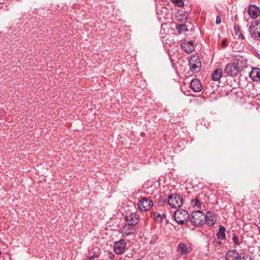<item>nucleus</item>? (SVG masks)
Listing matches in <instances>:
<instances>
[{
    "label": "nucleus",
    "mask_w": 260,
    "mask_h": 260,
    "mask_svg": "<svg viewBox=\"0 0 260 260\" xmlns=\"http://www.w3.org/2000/svg\"><path fill=\"white\" fill-rule=\"evenodd\" d=\"M174 218L179 224H183L188 221L189 215L185 210L178 209L174 213Z\"/></svg>",
    "instance_id": "nucleus-1"
},
{
    "label": "nucleus",
    "mask_w": 260,
    "mask_h": 260,
    "mask_svg": "<svg viewBox=\"0 0 260 260\" xmlns=\"http://www.w3.org/2000/svg\"><path fill=\"white\" fill-rule=\"evenodd\" d=\"M188 64L190 71L193 73H198L201 68V61L199 57L194 54L191 55L189 60Z\"/></svg>",
    "instance_id": "nucleus-2"
},
{
    "label": "nucleus",
    "mask_w": 260,
    "mask_h": 260,
    "mask_svg": "<svg viewBox=\"0 0 260 260\" xmlns=\"http://www.w3.org/2000/svg\"><path fill=\"white\" fill-rule=\"evenodd\" d=\"M205 214L200 211H193L190 218V221L195 226L202 225L204 224Z\"/></svg>",
    "instance_id": "nucleus-3"
},
{
    "label": "nucleus",
    "mask_w": 260,
    "mask_h": 260,
    "mask_svg": "<svg viewBox=\"0 0 260 260\" xmlns=\"http://www.w3.org/2000/svg\"><path fill=\"white\" fill-rule=\"evenodd\" d=\"M168 204L174 208L180 207L183 204V199L180 194L172 193L168 199Z\"/></svg>",
    "instance_id": "nucleus-4"
},
{
    "label": "nucleus",
    "mask_w": 260,
    "mask_h": 260,
    "mask_svg": "<svg viewBox=\"0 0 260 260\" xmlns=\"http://www.w3.org/2000/svg\"><path fill=\"white\" fill-rule=\"evenodd\" d=\"M138 206L141 211H147L153 206V203L151 200L143 197L139 200Z\"/></svg>",
    "instance_id": "nucleus-5"
},
{
    "label": "nucleus",
    "mask_w": 260,
    "mask_h": 260,
    "mask_svg": "<svg viewBox=\"0 0 260 260\" xmlns=\"http://www.w3.org/2000/svg\"><path fill=\"white\" fill-rule=\"evenodd\" d=\"M249 32L253 38H260V21L255 20L252 23L249 27Z\"/></svg>",
    "instance_id": "nucleus-6"
},
{
    "label": "nucleus",
    "mask_w": 260,
    "mask_h": 260,
    "mask_svg": "<svg viewBox=\"0 0 260 260\" xmlns=\"http://www.w3.org/2000/svg\"><path fill=\"white\" fill-rule=\"evenodd\" d=\"M239 71L234 62L232 63H228L224 69V73L228 76H236Z\"/></svg>",
    "instance_id": "nucleus-7"
},
{
    "label": "nucleus",
    "mask_w": 260,
    "mask_h": 260,
    "mask_svg": "<svg viewBox=\"0 0 260 260\" xmlns=\"http://www.w3.org/2000/svg\"><path fill=\"white\" fill-rule=\"evenodd\" d=\"M126 246L125 241L124 240H120L114 243V250L116 253L121 254L124 252Z\"/></svg>",
    "instance_id": "nucleus-8"
},
{
    "label": "nucleus",
    "mask_w": 260,
    "mask_h": 260,
    "mask_svg": "<svg viewBox=\"0 0 260 260\" xmlns=\"http://www.w3.org/2000/svg\"><path fill=\"white\" fill-rule=\"evenodd\" d=\"M234 62L240 71L247 67V60L242 56H236Z\"/></svg>",
    "instance_id": "nucleus-9"
},
{
    "label": "nucleus",
    "mask_w": 260,
    "mask_h": 260,
    "mask_svg": "<svg viewBox=\"0 0 260 260\" xmlns=\"http://www.w3.org/2000/svg\"><path fill=\"white\" fill-rule=\"evenodd\" d=\"M125 220L127 223L135 226L139 221V215L136 213H132L125 217Z\"/></svg>",
    "instance_id": "nucleus-10"
},
{
    "label": "nucleus",
    "mask_w": 260,
    "mask_h": 260,
    "mask_svg": "<svg viewBox=\"0 0 260 260\" xmlns=\"http://www.w3.org/2000/svg\"><path fill=\"white\" fill-rule=\"evenodd\" d=\"M216 222L214 213L212 211H208L205 215L204 223H206L209 226L213 225Z\"/></svg>",
    "instance_id": "nucleus-11"
},
{
    "label": "nucleus",
    "mask_w": 260,
    "mask_h": 260,
    "mask_svg": "<svg viewBox=\"0 0 260 260\" xmlns=\"http://www.w3.org/2000/svg\"><path fill=\"white\" fill-rule=\"evenodd\" d=\"M134 226H135L126 222L121 230V233L122 236L126 237L129 235L133 234L135 232Z\"/></svg>",
    "instance_id": "nucleus-12"
},
{
    "label": "nucleus",
    "mask_w": 260,
    "mask_h": 260,
    "mask_svg": "<svg viewBox=\"0 0 260 260\" xmlns=\"http://www.w3.org/2000/svg\"><path fill=\"white\" fill-rule=\"evenodd\" d=\"M248 13L252 19H255L260 15V9L255 5H250Z\"/></svg>",
    "instance_id": "nucleus-13"
},
{
    "label": "nucleus",
    "mask_w": 260,
    "mask_h": 260,
    "mask_svg": "<svg viewBox=\"0 0 260 260\" xmlns=\"http://www.w3.org/2000/svg\"><path fill=\"white\" fill-rule=\"evenodd\" d=\"M182 49L187 53L190 54L194 50V46L192 41H185L181 43Z\"/></svg>",
    "instance_id": "nucleus-14"
},
{
    "label": "nucleus",
    "mask_w": 260,
    "mask_h": 260,
    "mask_svg": "<svg viewBox=\"0 0 260 260\" xmlns=\"http://www.w3.org/2000/svg\"><path fill=\"white\" fill-rule=\"evenodd\" d=\"M191 251V248L189 245L184 243H180L177 247V251L182 254H187Z\"/></svg>",
    "instance_id": "nucleus-15"
},
{
    "label": "nucleus",
    "mask_w": 260,
    "mask_h": 260,
    "mask_svg": "<svg viewBox=\"0 0 260 260\" xmlns=\"http://www.w3.org/2000/svg\"><path fill=\"white\" fill-rule=\"evenodd\" d=\"M240 254L235 250H230L225 254V260H239Z\"/></svg>",
    "instance_id": "nucleus-16"
},
{
    "label": "nucleus",
    "mask_w": 260,
    "mask_h": 260,
    "mask_svg": "<svg viewBox=\"0 0 260 260\" xmlns=\"http://www.w3.org/2000/svg\"><path fill=\"white\" fill-rule=\"evenodd\" d=\"M190 86L194 92H199L202 89L201 83L198 79L192 80L190 83Z\"/></svg>",
    "instance_id": "nucleus-17"
},
{
    "label": "nucleus",
    "mask_w": 260,
    "mask_h": 260,
    "mask_svg": "<svg viewBox=\"0 0 260 260\" xmlns=\"http://www.w3.org/2000/svg\"><path fill=\"white\" fill-rule=\"evenodd\" d=\"M251 79L254 81L260 80V70L258 68H254L249 73Z\"/></svg>",
    "instance_id": "nucleus-18"
},
{
    "label": "nucleus",
    "mask_w": 260,
    "mask_h": 260,
    "mask_svg": "<svg viewBox=\"0 0 260 260\" xmlns=\"http://www.w3.org/2000/svg\"><path fill=\"white\" fill-rule=\"evenodd\" d=\"M222 74V70L220 68L217 69L215 70L211 75L212 79L214 81H217L219 80V79L221 78Z\"/></svg>",
    "instance_id": "nucleus-19"
},
{
    "label": "nucleus",
    "mask_w": 260,
    "mask_h": 260,
    "mask_svg": "<svg viewBox=\"0 0 260 260\" xmlns=\"http://www.w3.org/2000/svg\"><path fill=\"white\" fill-rule=\"evenodd\" d=\"M216 236L217 238L220 240H223L225 238V228L223 226L220 225L219 226L218 232H217Z\"/></svg>",
    "instance_id": "nucleus-20"
},
{
    "label": "nucleus",
    "mask_w": 260,
    "mask_h": 260,
    "mask_svg": "<svg viewBox=\"0 0 260 260\" xmlns=\"http://www.w3.org/2000/svg\"><path fill=\"white\" fill-rule=\"evenodd\" d=\"M165 217H166V216L164 213L162 214L157 212L154 213V219L157 222H160Z\"/></svg>",
    "instance_id": "nucleus-21"
},
{
    "label": "nucleus",
    "mask_w": 260,
    "mask_h": 260,
    "mask_svg": "<svg viewBox=\"0 0 260 260\" xmlns=\"http://www.w3.org/2000/svg\"><path fill=\"white\" fill-rule=\"evenodd\" d=\"M176 28L179 34H183L188 30L186 26L184 24H180L177 26Z\"/></svg>",
    "instance_id": "nucleus-22"
},
{
    "label": "nucleus",
    "mask_w": 260,
    "mask_h": 260,
    "mask_svg": "<svg viewBox=\"0 0 260 260\" xmlns=\"http://www.w3.org/2000/svg\"><path fill=\"white\" fill-rule=\"evenodd\" d=\"M191 205L194 208H201V203L198 199L195 198L191 200Z\"/></svg>",
    "instance_id": "nucleus-23"
},
{
    "label": "nucleus",
    "mask_w": 260,
    "mask_h": 260,
    "mask_svg": "<svg viewBox=\"0 0 260 260\" xmlns=\"http://www.w3.org/2000/svg\"><path fill=\"white\" fill-rule=\"evenodd\" d=\"M239 260H252L251 256L248 254H245L242 256V254H240Z\"/></svg>",
    "instance_id": "nucleus-24"
},
{
    "label": "nucleus",
    "mask_w": 260,
    "mask_h": 260,
    "mask_svg": "<svg viewBox=\"0 0 260 260\" xmlns=\"http://www.w3.org/2000/svg\"><path fill=\"white\" fill-rule=\"evenodd\" d=\"M172 1L179 7H181L184 5V2L182 0H172Z\"/></svg>",
    "instance_id": "nucleus-25"
},
{
    "label": "nucleus",
    "mask_w": 260,
    "mask_h": 260,
    "mask_svg": "<svg viewBox=\"0 0 260 260\" xmlns=\"http://www.w3.org/2000/svg\"><path fill=\"white\" fill-rule=\"evenodd\" d=\"M232 240H233V242L237 245H239L240 244V242H239V239L236 235H234L233 236Z\"/></svg>",
    "instance_id": "nucleus-26"
},
{
    "label": "nucleus",
    "mask_w": 260,
    "mask_h": 260,
    "mask_svg": "<svg viewBox=\"0 0 260 260\" xmlns=\"http://www.w3.org/2000/svg\"><path fill=\"white\" fill-rule=\"evenodd\" d=\"M236 35H238V37L239 38H241L242 39H244V36L242 35V32H241V30L239 28V27L238 28L237 32Z\"/></svg>",
    "instance_id": "nucleus-27"
},
{
    "label": "nucleus",
    "mask_w": 260,
    "mask_h": 260,
    "mask_svg": "<svg viewBox=\"0 0 260 260\" xmlns=\"http://www.w3.org/2000/svg\"><path fill=\"white\" fill-rule=\"evenodd\" d=\"M220 22H221V19H220V17L219 16H217L216 19V23L217 24H219V23H220Z\"/></svg>",
    "instance_id": "nucleus-28"
},
{
    "label": "nucleus",
    "mask_w": 260,
    "mask_h": 260,
    "mask_svg": "<svg viewBox=\"0 0 260 260\" xmlns=\"http://www.w3.org/2000/svg\"><path fill=\"white\" fill-rule=\"evenodd\" d=\"M97 257V255H95V254L91 255L89 256V260H92L94 259L95 257Z\"/></svg>",
    "instance_id": "nucleus-29"
},
{
    "label": "nucleus",
    "mask_w": 260,
    "mask_h": 260,
    "mask_svg": "<svg viewBox=\"0 0 260 260\" xmlns=\"http://www.w3.org/2000/svg\"><path fill=\"white\" fill-rule=\"evenodd\" d=\"M222 46L225 47L226 46V41L225 40L222 41Z\"/></svg>",
    "instance_id": "nucleus-30"
}]
</instances>
